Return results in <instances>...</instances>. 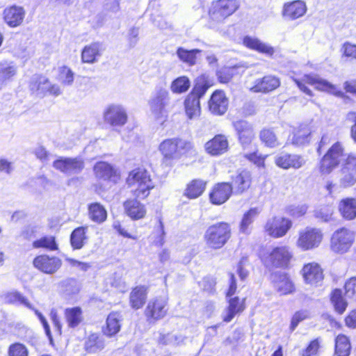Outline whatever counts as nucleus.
<instances>
[{
    "mask_svg": "<svg viewBox=\"0 0 356 356\" xmlns=\"http://www.w3.org/2000/svg\"><path fill=\"white\" fill-rule=\"evenodd\" d=\"M89 218L97 223L106 220L107 213L104 207L99 203H92L88 207Z\"/></svg>",
    "mask_w": 356,
    "mask_h": 356,
    "instance_id": "obj_44",
    "label": "nucleus"
},
{
    "mask_svg": "<svg viewBox=\"0 0 356 356\" xmlns=\"http://www.w3.org/2000/svg\"><path fill=\"white\" fill-rule=\"evenodd\" d=\"M302 275L305 281L311 285H317L323 280L322 268H303Z\"/></svg>",
    "mask_w": 356,
    "mask_h": 356,
    "instance_id": "obj_43",
    "label": "nucleus"
},
{
    "mask_svg": "<svg viewBox=\"0 0 356 356\" xmlns=\"http://www.w3.org/2000/svg\"><path fill=\"white\" fill-rule=\"evenodd\" d=\"M127 215L132 219L143 218L146 214L145 206L137 200H129L124 203Z\"/></svg>",
    "mask_w": 356,
    "mask_h": 356,
    "instance_id": "obj_34",
    "label": "nucleus"
},
{
    "mask_svg": "<svg viewBox=\"0 0 356 356\" xmlns=\"http://www.w3.org/2000/svg\"><path fill=\"white\" fill-rule=\"evenodd\" d=\"M205 151L211 156H220L227 152L229 142L227 138L222 134L216 135L204 145Z\"/></svg>",
    "mask_w": 356,
    "mask_h": 356,
    "instance_id": "obj_22",
    "label": "nucleus"
},
{
    "mask_svg": "<svg viewBox=\"0 0 356 356\" xmlns=\"http://www.w3.org/2000/svg\"><path fill=\"white\" fill-rule=\"evenodd\" d=\"M251 184V175L248 171H241L232 176V192L241 194L249 188Z\"/></svg>",
    "mask_w": 356,
    "mask_h": 356,
    "instance_id": "obj_26",
    "label": "nucleus"
},
{
    "mask_svg": "<svg viewBox=\"0 0 356 356\" xmlns=\"http://www.w3.org/2000/svg\"><path fill=\"white\" fill-rule=\"evenodd\" d=\"M211 86L208 76L202 75L197 79L196 92L190 93L184 101L185 111L189 119H194L200 115V98Z\"/></svg>",
    "mask_w": 356,
    "mask_h": 356,
    "instance_id": "obj_4",
    "label": "nucleus"
},
{
    "mask_svg": "<svg viewBox=\"0 0 356 356\" xmlns=\"http://www.w3.org/2000/svg\"><path fill=\"white\" fill-rule=\"evenodd\" d=\"M226 314L222 316L224 323H229L236 316L241 315L247 308L246 298L237 296L227 298Z\"/></svg>",
    "mask_w": 356,
    "mask_h": 356,
    "instance_id": "obj_19",
    "label": "nucleus"
},
{
    "mask_svg": "<svg viewBox=\"0 0 356 356\" xmlns=\"http://www.w3.org/2000/svg\"><path fill=\"white\" fill-rule=\"evenodd\" d=\"M233 126L237 133L239 143L244 149L252 147L254 139V129L248 122L238 120L233 122Z\"/></svg>",
    "mask_w": 356,
    "mask_h": 356,
    "instance_id": "obj_16",
    "label": "nucleus"
},
{
    "mask_svg": "<svg viewBox=\"0 0 356 356\" xmlns=\"http://www.w3.org/2000/svg\"><path fill=\"white\" fill-rule=\"evenodd\" d=\"M356 157L348 155L341 170L340 184L346 188L353 186L356 183Z\"/></svg>",
    "mask_w": 356,
    "mask_h": 356,
    "instance_id": "obj_20",
    "label": "nucleus"
},
{
    "mask_svg": "<svg viewBox=\"0 0 356 356\" xmlns=\"http://www.w3.org/2000/svg\"><path fill=\"white\" fill-rule=\"evenodd\" d=\"M307 10V7L304 1L296 0L283 5L282 16L287 21H294L303 17Z\"/></svg>",
    "mask_w": 356,
    "mask_h": 356,
    "instance_id": "obj_18",
    "label": "nucleus"
},
{
    "mask_svg": "<svg viewBox=\"0 0 356 356\" xmlns=\"http://www.w3.org/2000/svg\"><path fill=\"white\" fill-rule=\"evenodd\" d=\"M309 318V312L307 310H299L296 312L291 319V323L289 326L290 330L293 332L300 322Z\"/></svg>",
    "mask_w": 356,
    "mask_h": 356,
    "instance_id": "obj_55",
    "label": "nucleus"
},
{
    "mask_svg": "<svg viewBox=\"0 0 356 356\" xmlns=\"http://www.w3.org/2000/svg\"><path fill=\"white\" fill-rule=\"evenodd\" d=\"M52 260L47 255H40L34 259L33 265L34 267H50Z\"/></svg>",
    "mask_w": 356,
    "mask_h": 356,
    "instance_id": "obj_61",
    "label": "nucleus"
},
{
    "mask_svg": "<svg viewBox=\"0 0 356 356\" xmlns=\"http://www.w3.org/2000/svg\"><path fill=\"white\" fill-rule=\"evenodd\" d=\"M126 181L134 195L142 199L147 197L150 190L154 187L149 173L140 168L131 171Z\"/></svg>",
    "mask_w": 356,
    "mask_h": 356,
    "instance_id": "obj_2",
    "label": "nucleus"
},
{
    "mask_svg": "<svg viewBox=\"0 0 356 356\" xmlns=\"http://www.w3.org/2000/svg\"><path fill=\"white\" fill-rule=\"evenodd\" d=\"M329 298L334 312L338 315L343 314L348 307V303L346 300V296L343 294L342 290L340 289L332 290Z\"/></svg>",
    "mask_w": 356,
    "mask_h": 356,
    "instance_id": "obj_29",
    "label": "nucleus"
},
{
    "mask_svg": "<svg viewBox=\"0 0 356 356\" xmlns=\"http://www.w3.org/2000/svg\"><path fill=\"white\" fill-rule=\"evenodd\" d=\"M4 20L10 27H16L22 22V8L16 6L6 8L3 11Z\"/></svg>",
    "mask_w": 356,
    "mask_h": 356,
    "instance_id": "obj_35",
    "label": "nucleus"
},
{
    "mask_svg": "<svg viewBox=\"0 0 356 356\" xmlns=\"http://www.w3.org/2000/svg\"><path fill=\"white\" fill-rule=\"evenodd\" d=\"M323 236V234L320 229L307 227L299 231L296 244L302 250H312L319 246Z\"/></svg>",
    "mask_w": 356,
    "mask_h": 356,
    "instance_id": "obj_11",
    "label": "nucleus"
},
{
    "mask_svg": "<svg viewBox=\"0 0 356 356\" xmlns=\"http://www.w3.org/2000/svg\"><path fill=\"white\" fill-rule=\"evenodd\" d=\"M33 246L35 248H45L49 250H56L58 245L56 243L55 238L51 236H44L33 243Z\"/></svg>",
    "mask_w": 356,
    "mask_h": 356,
    "instance_id": "obj_52",
    "label": "nucleus"
},
{
    "mask_svg": "<svg viewBox=\"0 0 356 356\" xmlns=\"http://www.w3.org/2000/svg\"><path fill=\"white\" fill-rule=\"evenodd\" d=\"M16 73L13 66L0 63V89L4 86L6 81L10 79Z\"/></svg>",
    "mask_w": 356,
    "mask_h": 356,
    "instance_id": "obj_53",
    "label": "nucleus"
},
{
    "mask_svg": "<svg viewBox=\"0 0 356 356\" xmlns=\"http://www.w3.org/2000/svg\"><path fill=\"white\" fill-rule=\"evenodd\" d=\"M341 51L343 56L356 59V44L346 42L343 44Z\"/></svg>",
    "mask_w": 356,
    "mask_h": 356,
    "instance_id": "obj_60",
    "label": "nucleus"
},
{
    "mask_svg": "<svg viewBox=\"0 0 356 356\" xmlns=\"http://www.w3.org/2000/svg\"><path fill=\"white\" fill-rule=\"evenodd\" d=\"M64 315L68 326L71 328L76 327L83 321V311L80 307L67 308Z\"/></svg>",
    "mask_w": 356,
    "mask_h": 356,
    "instance_id": "obj_36",
    "label": "nucleus"
},
{
    "mask_svg": "<svg viewBox=\"0 0 356 356\" xmlns=\"http://www.w3.org/2000/svg\"><path fill=\"white\" fill-rule=\"evenodd\" d=\"M351 350L350 341L343 334H338L334 341V353L337 356H349Z\"/></svg>",
    "mask_w": 356,
    "mask_h": 356,
    "instance_id": "obj_37",
    "label": "nucleus"
},
{
    "mask_svg": "<svg viewBox=\"0 0 356 356\" xmlns=\"http://www.w3.org/2000/svg\"><path fill=\"white\" fill-rule=\"evenodd\" d=\"M9 356H22V345L19 343L12 344L8 350Z\"/></svg>",
    "mask_w": 356,
    "mask_h": 356,
    "instance_id": "obj_64",
    "label": "nucleus"
},
{
    "mask_svg": "<svg viewBox=\"0 0 356 356\" xmlns=\"http://www.w3.org/2000/svg\"><path fill=\"white\" fill-rule=\"evenodd\" d=\"M191 86V81L186 76L175 79L170 85V90L173 93L181 94L186 92Z\"/></svg>",
    "mask_w": 356,
    "mask_h": 356,
    "instance_id": "obj_49",
    "label": "nucleus"
},
{
    "mask_svg": "<svg viewBox=\"0 0 356 356\" xmlns=\"http://www.w3.org/2000/svg\"><path fill=\"white\" fill-rule=\"evenodd\" d=\"M346 325L349 328H356V309L350 310L344 318Z\"/></svg>",
    "mask_w": 356,
    "mask_h": 356,
    "instance_id": "obj_62",
    "label": "nucleus"
},
{
    "mask_svg": "<svg viewBox=\"0 0 356 356\" xmlns=\"http://www.w3.org/2000/svg\"><path fill=\"white\" fill-rule=\"evenodd\" d=\"M159 150L163 156V163L170 165L174 160L179 159L183 155L193 152L194 145L190 140L172 138L163 140L159 146Z\"/></svg>",
    "mask_w": 356,
    "mask_h": 356,
    "instance_id": "obj_1",
    "label": "nucleus"
},
{
    "mask_svg": "<svg viewBox=\"0 0 356 356\" xmlns=\"http://www.w3.org/2000/svg\"><path fill=\"white\" fill-rule=\"evenodd\" d=\"M268 259L275 267H288L292 264L293 254L289 247L280 246L273 249Z\"/></svg>",
    "mask_w": 356,
    "mask_h": 356,
    "instance_id": "obj_17",
    "label": "nucleus"
},
{
    "mask_svg": "<svg viewBox=\"0 0 356 356\" xmlns=\"http://www.w3.org/2000/svg\"><path fill=\"white\" fill-rule=\"evenodd\" d=\"M311 129L307 124H301L293 133L292 143L298 145L308 143L310 140Z\"/></svg>",
    "mask_w": 356,
    "mask_h": 356,
    "instance_id": "obj_40",
    "label": "nucleus"
},
{
    "mask_svg": "<svg viewBox=\"0 0 356 356\" xmlns=\"http://www.w3.org/2000/svg\"><path fill=\"white\" fill-rule=\"evenodd\" d=\"M104 120L113 127H122L127 121V111L122 105H108L104 111Z\"/></svg>",
    "mask_w": 356,
    "mask_h": 356,
    "instance_id": "obj_14",
    "label": "nucleus"
},
{
    "mask_svg": "<svg viewBox=\"0 0 356 356\" xmlns=\"http://www.w3.org/2000/svg\"><path fill=\"white\" fill-rule=\"evenodd\" d=\"M121 315L118 312H111L106 318L105 324L102 327V333L106 337L111 338L118 334L122 327Z\"/></svg>",
    "mask_w": 356,
    "mask_h": 356,
    "instance_id": "obj_24",
    "label": "nucleus"
},
{
    "mask_svg": "<svg viewBox=\"0 0 356 356\" xmlns=\"http://www.w3.org/2000/svg\"><path fill=\"white\" fill-rule=\"evenodd\" d=\"M201 52L198 49L191 50L186 49L183 47H178L176 54L180 61L186 63L188 66H193L197 62V56Z\"/></svg>",
    "mask_w": 356,
    "mask_h": 356,
    "instance_id": "obj_38",
    "label": "nucleus"
},
{
    "mask_svg": "<svg viewBox=\"0 0 356 356\" xmlns=\"http://www.w3.org/2000/svg\"><path fill=\"white\" fill-rule=\"evenodd\" d=\"M164 227L161 220H159L158 224L154 227V231L152 234L154 243L159 246H161L164 243Z\"/></svg>",
    "mask_w": 356,
    "mask_h": 356,
    "instance_id": "obj_56",
    "label": "nucleus"
},
{
    "mask_svg": "<svg viewBox=\"0 0 356 356\" xmlns=\"http://www.w3.org/2000/svg\"><path fill=\"white\" fill-rule=\"evenodd\" d=\"M338 209L344 219L354 220L356 218V199L353 197L342 199L339 203Z\"/></svg>",
    "mask_w": 356,
    "mask_h": 356,
    "instance_id": "obj_31",
    "label": "nucleus"
},
{
    "mask_svg": "<svg viewBox=\"0 0 356 356\" xmlns=\"http://www.w3.org/2000/svg\"><path fill=\"white\" fill-rule=\"evenodd\" d=\"M53 166L56 170L71 175L79 173L84 168V161L80 157H60L54 161Z\"/></svg>",
    "mask_w": 356,
    "mask_h": 356,
    "instance_id": "obj_15",
    "label": "nucleus"
},
{
    "mask_svg": "<svg viewBox=\"0 0 356 356\" xmlns=\"http://www.w3.org/2000/svg\"><path fill=\"white\" fill-rule=\"evenodd\" d=\"M58 81L62 85L70 86L72 85L74 79V73L67 66L59 67Z\"/></svg>",
    "mask_w": 356,
    "mask_h": 356,
    "instance_id": "obj_50",
    "label": "nucleus"
},
{
    "mask_svg": "<svg viewBox=\"0 0 356 356\" xmlns=\"http://www.w3.org/2000/svg\"><path fill=\"white\" fill-rule=\"evenodd\" d=\"M344 296L347 298L356 299V277H351L344 284Z\"/></svg>",
    "mask_w": 356,
    "mask_h": 356,
    "instance_id": "obj_57",
    "label": "nucleus"
},
{
    "mask_svg": "<svg viewBox=\"0 0 356 356\" xmlns=\"http://www.w3.org/2000/svg\"><path fill=\"white\" fill-rule=\"evenodd\" d=\"M334 209L332 207H323L315 211L316 218L323 222H330L334 220Z\"/></svg>",
    "mask_w": 356,
    "mask_h": 356,
    "instance_id": "obj_54",
    "label": "nucleus"
},
{
    "mask_svg": "<svg viewBox=\"0 0 356 356\" xmlns=\"http://www.w3.org/2000/svg\"><path fill=\"white\" fill-rule=\"evenodd\" d=\"M275 163L282 169H299L305 164L306 161L300 155L282 152L275 156Z\"/></svg>",
    "mask_w": 356,
    "mask_h": 356,
    "instance_id": "obj_21",
    "label": "nucleus"
},
{
    "mask_svg": "<svg viewBox=\"0 0 356 356\" xmlns=\"http://www.w3.org/2000/svg\"><path fill=\"white\" fill-rule=\"evenodd\" d=\"M261 210L259 208H251L245 212L240 224V232L245 234L249 233V227L259 216Z\"/></svg>",
    "mask_w": 356,
    "mask_h": 356,
    "instance_id": "obj_46",
    "label": "nucleus"
},
{
    "mask_svg": "<svg viewBox=\"0 0 356 356\" xmlns=\"http://www.w3.org/2000/svg\"><path fill=\"white\" fill-rule=\"evenodd\" d=\"M50 83V81L46 76L36 74L32 77L30 88L33 92H38V94H44L47 92Z\"/></svg>",
    "mask_w": 356,
    "mask_h": 356,
    "instance_id": "obj_41",
    "label": "nucleus"
},
{
    "mask_svg": "<svg viewBox=\"0 0 356 356\" xmlns=\"http://www.w3.org/2000/svg\"><path fill=\"white\" fill-rule=\"evenodd\" d=\"M269 281L280 296H287L296 292V288L290 276L285 273L273 272L269 275Z\"/></svg>",
    "mask_w": 356,
    "mask_h": 356,
    "instance_id": "obj_12",
    "label": "nucleus"
},
{
    "mask_svg": "<svg viewBox=\"0 0 356 356\" xmlns=\"http://www.w3.org/2000/svg\"><path fill=\"white\" fill-rule=\"evenodd\" d=\"M83 348L88 354H94L104 348V341L96 332L90 333L85 339Z\"/></svg>",
    "mask_w": 356,
    "mask_h": 356,
    "instance_id": "obj_32",
    "label": "nucleus"
},
{
    "mask_svg": "<svg viewBox=\"0 0 356 356\" xmlns=\"http://www.w3.org/2000/svg\"><path fill=\"white\" fill-rule=\"evenodd\" d=\"M232 236L230 225L220 222L209 226L204 235L208 248L217 250L222 248Z\"/></svg>",
    "mask_w": 356,
    "mask_h": 356,
    "instance_id": "obj_3",
    "label": "nucleus"
},
{
    "mask_svg": "<svg viewBox=\"0 0 356 356\" xmlns=\"http://www.w3.org/2000/svg\"><path fill=\"white\" fill-rule=\"evenodd\" d=\"M168 300L165 298L156 297L151 299L144 310V316L149 323H155L168 314Z\"/></svg>",
    "mask_w": 356,
    "mask_h": 356,
    "instance_id": "obj_10",
    "label": "nucleus"
},
{
    "mask_svg": "<svg viewBox=\"0 0 356 356\" xmlns=\"http://www.w3.org/2000/svg\"><path fill=\"white\" fill-rule=\"evenodd\" d=\"M259 138L261 142L269 147H276L281 145L275 132L270 129H262Z\"/></svg>",
    "mask_w": 356,
    "mask_h": 356,
    "instance_id": "obj_48",
    "label": "nucleus"
},
{
    "mask_svg": "<svg viewBox=\"0 0 356 356\" xmlns=\"http://www.w3.org/2000/svg\"><path fill=\"white\" fill-rule=\"evenodd\" d=\"M232 193V187L229 183L224 182L216 185L209 195L213 204H222L225 202Z\"/></svg>",
    "mask_w": 356,
    "mask_h": 356,
    "instance_id": "obj_28",
    "label": "nucleus"
},
{
    "mask_svg": "<svg viewBox=\"0 0 356 356\" xmlns=\"http://www.w3.org/2000/svg\"><path fill=\"white\" fill-rule=\"evenodd\" d=\"M280 85V81L278 78L269 75L257 79L250 90L254 92H268L278 88Z\"/></svg>",
    "mask_w": 356,
    "mask_h": 356,
    "instance_id": "obj_27",
    "label": "nucleus"
},
{
    "mask_svg": "<svg viewBox=\"0 0 356 356\" xmlns=\"http://www.w3.org/2000/svg\"><path fill=\"white\" fill-rule=\"evenodd\" d=\"M206 182L200 179H194L190 184L184 192V195L191 199H195L202 194L205 190Z\"/></svg>",
    "mask_w": 356,
    "mask_h": 356,
    "instance_id": "obj_42",
    "label": "nucleus"
},
{
    "mask_svg": "<svg viewBox=\"0 0 356 356\" xmlns=\"http://www.w3.org/2000/svg\"><path fill=\"white\" fill-rule=\"evenodd\" d=\"M149 106L156 119L164 120L171 108L169 92L165 88L156 90L149 100Z\"/></svg>",
    "mask_w": 356,
    "mask_h": 356,
    "instance_id": "obj_7",
    "label": "nucleus"
},
{
    "mask_svg": "<svg viewBox=\"0 0 356 356\" xmlns=\"http://www.w3.org/2000/svg\"><path fill=\"white\" fill-rule=\"evenodd\" d=\"M292 224V221L287 218L275 216L267 220L264 231L268 236L278 238L286 234L291 228Z\"/></svg>",
    "mask_w": 356,
    "mask_h": 356,
    "instance_id": "obj_13",
    "label": "nucleus"
},
{
    "mask_svg": "<svg viewBox=\"0 0 356 356\" xmlns=\"http://www.w3.org/2000/svg\"><path fill=\"white\" fill-rule=\"evenodd\" d=\"M349 154H346L342 143L336 142L328 149L319 164V170L323 175H328L337 168L341 162L346 163Z\"/></svg>",
    "mask_w": 356,
    "mask_h": 356,
    "instance_id": "obj_5",
    "label": "nucleus"
},
{
    "mask_svg": "<svg viewBox=\"0 0 356 356\" xmlns=\"http://www.w3.org/2000/svg\"><path fill=\"white\" fill-rule=\"evenodd\" d=\"M355 238L354 231L346 227L339 228L332 235L330 248L336 253L343 254L350 250L354 243Z\"/></svg>",
    "mask_w": 356,
    "mask_h": 356,
    "instance_id": "obj_9",
    "label": "nucleus"
},
{
    "mask_svg": "<svg viewBox=\"0 0 356 356\" xmlns=\"http://www.w3.org/2000/svg\"><path fill=\"white\" fill-rule=\"evenodd\" d=\"M237 291V284L235 276L233 273L229 275V286L225 293L226 299L234 297Z\"/></svg>",
    "mask_w": 356,
    "mask_h": 356,
    "instance_id": "obj_59",
    "label": "nucleus"
},
{
    "mask_svg": "<svg viewBox=\"0 0 356 356\" xmlns=\"http://www.w3.org/2000/svg\"><path fill=\"white\" fill-rule=\"evenodd\" d=\"M87 227H80L76 228L71 234L70 243L74 249H81L87 238L86 236Z\"/></svg>",
    "mask_w": 356,
    "mask_h": 356,
    "instance_id": "obj_47",
    "label": "nucleus"
},
{
    "mask_svg": "<svg viewBox=\"0 0 356 356\" xmlns=\"http://www.w3.org/2000/svg\"><path fill=\"white\" fill-rule=\"evenodd\" d=\"M96 177L104 180L111 179L115 175V170L111 165L106 162H98L94 166Z\"/></svg>",
    "mask_w": 356,
    "mask_h": 356,
    "instance_id": "obj_39",
    "label": "nucleus"
},
{
    "mask_svg": "<svg viewBox=\"0 0 356 356\" xmlns=\"http://www.w3.org/2000/svg\"><path fill=\"white\" fill-rule=\"evenodd\" d=\"M323 344V339L318 337L312 339L307 345L302 349L300 353V356H316L321 351Z\"/></svg>",
    "mask_w": 356,
    "mask_h": 356,
    "instance_id": "obj_45",
    "label": "nucleus"
},
{
    "mask_svg": "<svg viewBox=\"0 0 356 356\" xmlns=\"http://www.w3.org/2000/svg\"><path fill=\"white\" fill-rule=\"evenodd\" d=\"M147 293V286L138 285L133 287L129 297L130 307L134 310L142 309L146 302Z\"/></svg>",
    "mask_w": 356,
    "mask_h": 356,
    "instance_id": "obj_25",
    "label": "nucleus"
},
{
    "mask_svg": "<svg viewBox=\"0 0 356 356\" xmlns=\"http://www.w3.org/2000/svg\"><path fill=\"white\" fill-rule=\"evenodd\" d=\"M14 170V165L6 159H0V171L6 172L7 175L11 174Z\"/></svg>",
    "mask_w": 356,
    "mask_h": 356,
    "instance_id": "obj_63",
    "label": "nucleus"
},
{
    "mask_svg": "<svg viewBox=\"0 0 356 356\" xmlns=\"http://www.w3.org/2000/svg\"><path fill=\"white\" fill-rule=\"evenodd\" d=\"M238 68L237 65L222 67L216 74L218 81L222 83L229 82L232 77L237 74Z\"/></svg>",
    "mask_w": 356,
    "mask_h": 356,
    "instance_id": "obj_51",
    "label": "nucleus"
},
{
    "mask_svg": "<svg viewBox=\"0 0 356 356\" xmlns=\"http://www.w3.org/2000/svg\"><path fill=\"white\" fill-rule=\"evenodd\" d=\"M102 51V44L99 42H93L86 46L81 52L82 62L90 64L97 62V58L101 56Z\"/></svg>",
    "mask_w": 356,
    "mask_h": 356,
    "instance_id": "obj_33",
    "label": "nucleus"
},
{
    "mask_svg": "<svg viewBox=\"0 0 356 356\" xmlns=\"http://www.w3.org/2000/svg\"><path fill=\"white\" fill-rule=\"evenodd\" d=\"M292 79L302 92L310 97H313L314 93L306 86V83L314 86L315 88L318 90L327 92L336 95H340V92L337 91L335 86L316 74H305L301 79L295 77H292Z\"/></svg>",
    "mask_w": 356,
    "mask_h": 356,
    "instance_id": "obj_6",
    "label": "nucleus"
},
{
    "mask_svg": "<svg viewBox=\"0 0 356 356\" xmlns=\"http://www.w3.org/2000/svg\"><path fill=\"white\" fill-rule=\"evenodd\" d=\"M238 8L236 0H218L213 1L209 10L210 26L212 22H221L225 18L232 15Z\"/></svg>",
    "mask_w": 356,
    "mask_h": 356,
    "instance_id": "obj_8",
    "label": "nucleus"
},
{
    "mask_svg": "<svg viewBox=\"0 0 356 356\" xmlns=\"http://www.w3.org/2000/svg\"><path fill=\"white\" fill-rule=\"evenodd\" d=\"M250 149H252L253 152L250 154H245L244 157L258 167L264 166L265 156L257 154L256 146L253 145L252 147H250Z\"/></svg>",
    "mask_w": 356,
    "mask_h": 356,
    "instance_id": "obj_58",
    "label": "nucleus"
},
{
    "mask_svg": "<svg viewBox=\"0 0 356 356\" xmlns=\"http://www.w3.org/2000/svg\"><path fill=\"white\" fill-rule=\"evenodd\" d=\"M228 99L222 90H216L209 101V108L211 113L222 115L227 110Z\"/></svg>",
    "mask_w": 356,
    "mask_h": 356,
    "instance_id": "obj_23",
    "label": "nucleus"
},
{
    "mask_svg": "<svg viewBox=\"0 0 356 356\" xmlns=\"http://www.w3.org/2000/svg\"><path fill=\"white\" fill-rule=\"evenodd\" d=\"M243 43L246 47L269 56H273L275 52L273 47L256 38L245 36L243 38Z\"/></svg>",
    "mask_w": 356,
    "mask_h": 356,
    "instance_id": "obj_30",
    "label": "nucleus"
}]
</instances>
